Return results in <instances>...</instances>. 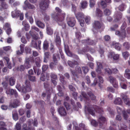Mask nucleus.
Masks as SVG:
<instances>
[{
    "label": "nucleus",
    "instance_id": "nucleus-40",
    "mask_svg": "<svg viewBox=\"0 0 130 130\" xmlns=\"http://www.w3.org/2000/svg\"><path fill=\"white\" fill-rule=\"evenodd\" d=\"M83 42L84 44H89L92 45L93 44H94L95 42H94L92 40H84L83 41Z\"/></svg>",
    "mask_w": 130,
    "mask_h": 130
},
{
    "label": "nucleus",
    "instance_id": "nucleus-29",
    "mask_svg": "<svg viewBox=\"0 0 130 130\" xmlns=\"http://www.w3.org/2000/svg\"><path fill=\"white\" fill-rule=\"evenodd\" d=\"M102 13L101 11L99 9L97 8L94 16L95 17H101L102 16Z\"/></svg>",
    "mask_w": 130,
    "mask_h": 130
},
{
    "label": "nucleus",
    "instance_id": "nucleus-26",
    "mask_svg": "<svg viewBox=\"0 0 130 130\" xmlns=\"http://www.w3.org/2000/svg\"><path fill=\"white\" fill-rule=\"evenodd\" d=\"M96 63L98 68L96 71L98 74H100L101 73V69H102V64L100 62H97Z\"/></svg>",
    "mask_w": 130,
    "mask_h": 130
},
{
    "label": "nucleus",
    "instance_id": "nucleus-57",
    "mask_svg": "<svg viewBox=\"0 0 130 130\" xmlns=\"http://www.w3.org/2000/svg\"><path fill=\"white\" fill-rule=\"evenodd\" d=\"M125 7V5L123 4H122L119 6L118 8L120 10L123 11Z\"/></svg>",
    "mask_w": 130,
    "mask_h": 130
},
{
    "label": "nucleus",
    "instance_id": "nucleus-1",
    "mask_svg": "<svg viewBox=\"0 0 130 130\" xmlns=\"http://www.w3.org/2000/svg\"><path fill=\"white\" fill-rule=\"evenodd\" d=\"M6 94L10 95H14L16 99L14 100L13 101H11L9 105V107L10 108H14L17 107L20 103L19 96L16 90L13 89H8L6 90Z\"/></svg>",
    "mask_w": 130,
    "mask_h": 130
},
{
    "label": "nucleus",
    "instance_id": "nucleus-27",
    "mask_svg": "<svg viewBox=\"0 0 130 130\" xmlns=\"http://www.w3.org/2000/svg\"><path fill=\"white\" fill-rule=\"evenodd\" d=\"M24 44H21L20 45V50H18L16 52L17 54L18 55H21L24 52Z\"/></svg>",
    "mask_w": 130,
    "mask_h": 130
},
{
    "label": "nucleus",
    "instance_id": "nucleus-54",
    "mask_svg": "<svg viewBox=\"0 0 130 130\" xmlns=\"http://www.w3.org/2000/svg\"><path fill=\"white\" fill-rule=\"evenodd\" d=\"M88 95L91 99L94 100L95 99V96L91 92H89Z\"/></svg>",
    "mask_w": 130,
    "mask_h": 130
},
{
    "label": "nucleus",
    "instance_id": "nucleus-22",
    "mask_svg": "<svg viewBox=\"0 0 130 130\" xmlns=\"http://www.w3.org/2000/svg\"><path fill=\"white\" fill-rule=\"evenodd\" d=\"M112 47H115V48L119 51L121 48V45L118 43H116L115 42H112L111 43Z\"/></svg>",
    "mask_w": 130,
    "mask_h": 130
},
{
    "label": "nucleus",
    "instance_id": "nucleus-46",
    "mask_svg": "<svg viewBox=\"0 0 130 130\" xmlns=\"http://www.w3.org/2000/svg\"><path fill=\"white\" fill-rule=\"evenodd\" d=\"M12 117L13 119L15 121L18 119V116L17 112L16 111H14L12 112Z\"/></svg>",
    "mask_w": 130,
    "mask_h": 130
},
{
    "label": "nucleus",
    "instance_id": "nucleus-21",
    "mask_svg": "<svg viewBox=\"0 0 130 130\" xmlns=\"http://www.w3.org/2000/svg\"><path fill=\"white\" fill-rule=\"evenodd\" d=\"M58 111L61 116H65L66 115V112L65 109L62 107H61L59 108Z\"/></svg>",
    "mask_w": 130,
    "mask_h": 130
},
{
    "label": "nucleus",
    "instance_id": "nucleus-36",
    "mask_svg": "<svg viewBox=\"0 0 130 130\" xmlns=\"http://www.w3.org/2000/svg\"><path fill=\"white\" fill-rule=\"evenodd\" d=\"M80 4L81 7L83 9L86 8L88 5L87 2L85 1H82Z\"/></svg>",
    "mask_w": 130,
    "mask_h": 130
},
{
    "label": "nucleus",
    "instance_id": "nucleus-56",
    "mask_svg": "<svg viewBox=\"0 0 130 130\" xmlns=\"http://www.w3.org/2000/svg\"><path fill=\"white\" fill-rule=\"evenodd\" d=\"M15 129L16 130H21V125L19 123H17L16 124Z\"/></svg>",
    "mask_w": 130,
    "mask_h": 130
},
{
    "label": "nucleus",
    "instance_id": "nucleus-23",
    "mask_svg": "<svg viewBox=\"0 0 130 130\" xmlns=\"http://www.w3.org/2000/svg\"><path fill=\"white\" fill-rule=\"evenodd\" d=\"M1 4V7L0 8L1 10L4 11L5 9H7L8 8V5L5 3L2 2L0 3Z\"/></svg>",
    "mask_w": 130,
    "mask_h": 130
},
{
    "label": "nucleus",
    "instance_id": "nucleus-10",
    "mask_svg": "<svg viewBox=\"0 0 130 130\" xmlns=\"http://www.w3.org/2000/svg\"><path fill=\"white\" fill-rule=\"evenodd\" d=\"M48 0H42L40 4V8L43 10H45L48 7Z\"/></svg>",
    "mask_w": 130,
    "mask_h": 130
},
{
    "label": "nucleus",
    "instance_id": "nucleus-43",
    "mask_svg": "<svg viewBox=\"0 0 130 130\" xmlns=\"http://www.w3.org/2000/svg\"><path fill=\"white\" fill-rule=\"evenodd\" d=\"M119 130H126L127 127L123 124H121L118 126Z\"/></svg>",
    "mask_w": 130,
    "mask_h": 130
},
{
    "label": "nucleus",
    "instance_id": "nucleus-28",
    "mask_svg": "<svg viewBox=\"0 0 130 130\" xmlns=\"http://www.w3.org/2000/svg\"><path fill=\"white\" fill-rule=\"evenodd\" d=\"M94 110V108H85L86 110H87L91 115L93 116H95Z\"/></svg>",
    "mask_w": 130,
    "mask_h": 130
},
{
    "label": "nucleus",
    "instance_id": "nucleus-63",
    "mask_svg": "<svg viewBox=\"0 0 130 130\" xmlns=\"http://www.w3.org/2000/svg\"><path fill=\"white\" fill-rule=\"evenodd\" d=\"M82 70L85 74L87 73L88 71V69L87 67H82Z\"/></svg>",
    "mask_w": 130,
    "mask_h": 130
},
{
    "label": "nucleus",
    "instance_id": "nucleus-61",
    "mask_svg": "<svg viewBox=\"0 0 130 130\" xmlns=\"http://www.w3.org/2000/svg\"><path fill=\"white\" fill-rule=\"evenodd\" d=\"M123 46L127 49H128L130 47V44L128 42H126L123 44Z\"/></svg>",
    "mask_w": 130,
    "mask_h": 130
},
{
    "label": "nucleus",
    "instance_id": "nucleus-35",
    "mask_svg": "<svg viewBox=\"0 0 130 130\" xmlns=\"http://www.w3.org/2000/svg\"><path fill=\"white\" fill-rule=\"evenodd\" d=\"M89 48L88 47H84L83 50H79L78 52V53L80 54H84L85 53V52L89 51Z\"/></svg>",
    "mask_w": 130,
    "mask_h": 130
},
{
    "label": "nucleus",
    "instance_id": "nucleus-20",
    "mask_svg": "<svg viewBox=\"0 0 130 130\" xmlns=\"http://www.w3.org/2000/svg\"><path fill=\"white\" fill-rule=\"evenodd\" d=\"M64 45L65 51L66 54L68 56H72V54L69 50L68 45L66 43V42L65 41L64 42Z\"/></svg>",
    "mask_w": 130,
    "mask_h": 130
},
{
    "label": "nucleus",
    "instance_id": "nucleus-17",
    "mask_svg": "<svg viewBox=\"0 0 130 130\" xmlns=\"http://www.w3.org/2000/svg\"><path fill=\"white\" fill-rule=\"evenodd\" d=\"M72 73L74 77V78H75V77H77V74L82 73L81 69L78 66H77L75 68V72L72 71Z\"/></svg>",
    "mask_w": 130,
    "mask_h": 130
},
{
    "label": "nucleus",
    "instance_id": "nucleus-8",
    "mask_svg": "<svg viewBox=\"0 0 130 130\" xmlns=\"http://www.w3.org/2000/svg\"><path fill=\"white\" fill-rule=\"evenodd\" d=\"M125 27L126 24L125 23H124L121 27L122 30L121 32H120L118 31H116L115 32L116 34L119 36H122L123 37H124L125 36V33L124 29L125 28Z\"/></svg>",
    "mask_w": 130,
    "mask_h": 130
},
{
    "label": "nucleus",
    "instance_id": "nucleus-25",
    "mask_svg": "<svg viewBox=\"0 0 130 130\" xmlns=\"http://www.w3.org/2000/svg\"><path fill=\"white\" fill-rule=\"evenodd\" d=\"M62 3L65 7L68 8H69L70 6L72 5L71 3L69 2L67 0H64L62 2Z\"/></svg>",
    "mask_w": 130,
    "mask_h": 130
},
{
    "label": "nucleus",
    "instance_id": "nucleus-64",
    "mask_svg": "<svg viewBox=\"0 0 130 130\" xmlns=\"http://www.w3.org/2000/svg\"><path fill=\"white\" fill-rule=\"evenodd\" d=\"M120 84L122 88L125 89L127 87L126 85L124 83H123L122 82H120Z\"/></svg>",
    "mask_w": 130,
    "mask_h": 130
},
{
    "label": "nucleus",
    "instance_id": "nucleus-15",
    "mask_svg": "<svg viewBox=\"0 0 130 130\" xmlns=\"http://www.w3.org/2000/svg\"><path fill=\"white\" fill-rule=\"evenodd\" d=\"M75 23V21L73 18H68L67 19V23L68 25L72 27L73 26Z\"/></svg>",
    "mask_w": 130,
    "mask_h": 130
},
{
    "label": "nucleus",
    "instance_id": "nucleus-49",
    "mask_svg": "<svg viewBox=\"0 0 130 130\" xmlns=\"http://www.w3.org/2000/svg\"><path fill=\"white\" fill-rule=\"evenodd\" d=\"M48 45L47 42L45 41L43 44V48L44 50H47L48 48Z\"/></svg>",
    "mask_w": 130,
    "mask_h": 130
},
{
    "label": "nucleus",
    "instance_id": "nucleus-3",
    "mask_svg": "<svg viewBox=\"0 0 130 130\" xmlns=\"http://www.w3.org/2000/svg\"><path fill=\"white\" fill-rule=\"evenodd\" d=\"M25 86H23L21 87L20 85L18 83H17L16 85V88L19 91L23 93H25L29 92L31 90L30 85L28 80H26L25 82Z\"/></svg>",
    "mask_w": 130,
    "mask_h": 130
},
{
    "label": "nucleus",
    "instance_id": "nucleus-50",
    "mask_svg": "<svg viewBox=\"0 0 130 130\" xmlns=\"http://www.w3.org/2000/svg\"><path fill=\"white\" fill-rule=\"evenodd\" d=\"M109 80L110 82L112 84L116 81L115 78L111 76H110L109 77Z\"/></svg>",
    "mask_w": 130,
    "mask_h": 130
},
{
    "label": "nucleus",
    "instance_id": "nucleus-59",
    "mask_svg": "<svg viewBox=\"0 0 130 130\" xmlns=\"http://www.w3.org/2000/svg\"><path fill=\"white\" fill-rule=\"evenodd\" d=\"M50 19V17L49 16L46 14H45L44 15V20L45 22L46 23L47 22L49 21Z\"/></svg>",
    "mask_w": 130,
    "mask_h": 130
},
{
    "label": "nucleus",
    "instance_id": "nucleus-13",
    "mask_svg": "<svg viewBox=\"0 0 130 130\" xmlns=\"http://www.w3.org/2000/svg\"><path fill=\"white\" fill-rule=\"evenodd\" d=\"M27 7L28 8L32 9L35 8L34 5L30 4L27 0H26L24 2V5L23 6V8L24 9H26Z\"/></svg>",
    "mask_w": 130,
    "mask_h": 130
},
{
    "label": "nucleus",
    "instance_id": "nucleus-24",
    "mask_svg": "<svg viewBox=\"0 0 130 130\" xmlns=\"http://www.w3.org/2000/svg\"><path fill=\"white\" fill-rule=\"evenodd\" d=\"M106 121V119L104 117H103L102 116H100L99 117L98 120V121L99 123L100 126L101 127L104 123Z\"/></svg>",
    "mask_w": 130,
    "mask_h": 130
},
{
    "label": "nucleus",
    "instance_id": "nucleus-31",
    "mask_svg": "<svg viewBox=\"0 0 130 130\" xmlns=\"http://www.w3.org/2000/svg\"><path fill=\"white\" fill-rule=\"evenodd\" d=\"M29 13H27L25 14L26 17L28 19L30 23L32 24L34 22V20L32 17L29 16Z\"/></svg>",
    "mask_w": 130,
    "mask_h": 130
},
{
    "label": "nucleus",
    "instance_id": "nucleus-60",
    "mask_svg": "<svg viewBox=\"0 0 130 130\" xmlns=\"http://www.w3.org/2000/svg\"><path fill=\"white\" fill-rule=\"evenodd\" d=\"M104 12L105 15H109L111 13V11H110L109 10L107 9H106L104 10Z\"/></svg>",
    "mask_w": 130,
    "mask_h": 130
},
{
    "label": "nucleus",
    "instance_id": "nucleus-55",
    "mask_svg": "<svg viewBox=\"0 0 130 130\" xmlns=\"http://www.w3.org/2000/svg\"><path fill=\"white\" fill-rule=\"evenodd\" d=\"M90 6L92 8L93 7L95 4V2L93 0H90Z\"/></svg>",
    "mask_w": 130,
    "mask_h": 130
},
{
    "label": "nucleus",
    "instance_id": "nucleus-62",
    "mask_svg": "<svg viewBox=\"0 0 130 130\" xmlns=\"http://www.w3.org/2000/svg\"><path fill=\"white\" fill-rule=\"evenodd\" d=\"M123 117L124 119L126 120L128 116V115L127 114L126 112L125 111H123Z\"/></svg>",
    "mask_w": 130,
    "mask_h": 130
},
{
    "label": "nucleus",
    "instance_id": "nucleus-7",
    "mask_svg": "<svg viewBox=\"0 0 130 130\" xmlns=\"http://www.w3.org/2000/svg\"><path fill=\"white\" fill-rule=\"evenodd\" d=\"M76 17L79 22V23L82 27H83L84 26V21L83 20L84 18V14L82 13H79L77 14H76Z\"/></svg>",
    "mask_w": 130,
    "mask_h": 130
},
{
    "label": "nucleus",
    "instance_id": "nucleus-11",
    "mask_svg": "<svg viewBox=\"0 0 130 130\" xmlns=\"http://www.w3.org/2000/svg\"><path fill=\"white\" fill-rule=\"evenodd\" d=\"M108 56L109 58H113L114 60H117L119 59V55L117 54H115L114 52H112L109 53Z\"/></svg>",
    "mask_w": 130,
    "mask_h": 130
},
{
    "label": "nucleus",
    "instance_id": "nucleus-53",
    "mask_svg": "<svg viewBox=\"0 0 130 130\" xmlns=\"http://www.w3.org/2000/svg\"><path fill=\"white\" fill-rule=\"evenodd\" d=\"M3 50L6 51H12L11 47L10 46L4 47H3Z\"/></svg>",
    "mask_w": 130,
    "mask_h": 130
},
{
    "label": "nucleus",
    "instance_id": "nucleus-51",
    "mask_svg": "<svg viewBox=\"0 0 130 130\" xmlns=\"http://www.w3.org/2000/svg\"><path fill=\"white\" fill-rule=\"evenodd\" d=\"M122 55L124 58L125 59H127V58H128L129 56L128 53L127 52L122 53Z\"/></svg>",
    "mask_w": 130,
    "mask_h": 130
},
{
    "label": "nucleus",
    "instance_id": "nucleus-16",
    "mask_svg": "<svg viewBox=\"0 0 130 130\" xmlns=\"http://www.w3.org/2000/svg\"><path fill=\"white\" fill-rule=\"evenodd\" d=\"M3 28L6 30V32L7 34L9 35L11 33V29L10 28V25L8 23H6L4 26Z\"/></svg>",
    "mask_w": 130,
    "mask_h": 130
},
{
    "label": "nucleus",
    "instance_id": "nucleus-52",
    "mask_svg": "<svg viewBox=\"0 0 130 130\" xmlns=\"http://www.w3.org/2000/svg\"><path fill=\"white\" fill-rule=\"evenodd\" d=\"M33 69L34 70V72L36 73H37V74L38 75H39L41 73L40 70L39 69H37L35 67L33 68Z\"/></svg>",
    "mask_w": 130,
    "mask_h": 130
},
{
    "label": "nucleus",
    "instance_id": "nucleus-42",
    "mask_svg": "<svg viewBox=\"0 0 130 130\" xmlns=\"http://www.w3.org/2000/svg\"><path fill=\"white\" fill-rule=\"evenodd\" d=\"M130 72V71L128 69H126L124 75L125 77L128 79L130 78V73H129Z\"/></svg>",
    "mask_w": 130,
    "mask_h": 130
},
{
    "label": "nucleus",
    "instance_id": "nucleus-2",
    "mask_svg": "<svg viewBox=\"0 0 130 130\" xmlns=\"http://www.w3.org/2000/svg\"><path fill=\"white\" fill-rule=\"evenodd\" d=\"M55 10L59 14L57 15L55 14H52V16L53 20L57 22L58 24L62 25L63 28H64L66 27V25L63 22L64 20L65 16V14L63 12L60 13L61 10L58 7L55 8Z\"/></svg>",
    "mask_w": 130,
    "mask_h": 130
},
{
    "label": "nucleus",
    "instance_id": "nucleus-30",
    "mask_svg": "<svg viewBox=\"0 0 130 130\" xmlns=\"http://www.w3.org/2000/svg\"><path fill=\"white\" fill-rule=\"evenodd\" d=\"M111 0H102L101 5L103 8L107 6L106 3H110Z\"/></svg>",
    "mask_w": 130,
    "mask_h": 130
},
{
    "label": "nucleus",
    "instance_id": "nucleus-32",
    "mask_svg": "<svg viewBox=\"0 0 130 130\" xmlns=\"http://www.w3.org/2000/svg\"><path fill=\"white\" fill-rule=\"evenodd\" d=\"M6 125L5 123L3 121L0 122V130H7L5 127Z\"/></svg>",
    "mask_w": 130,
    "mask_h": 130
},
{
    "label": "nucleus",
    "instance_id": "nucleus-44",
    "mask_svg": "<svg viewBox=\"0 0 130 130\" xmlns=\"http://www.w3.org/2000/svg\"><path fill=\"white\" fill-rule=\"evenodd\" d=\"M88 119L90 122L91 124L92 125L94 126H96L98 125V123L95 120L93 119H90L89 118H88Z\"/></svg>",
    "mask_w": 130,
    "mask_h": 130
},
{
    "label": "nucleus",
    "instance_id": "nucleus-34",
    "mask_svg": "<svg viewBox=\"0 0 130 130\" xmlns=\"http://www.w3.org/2000/svg\"><path fill=\"white\" fill-rule=\"evenodd\" d=\"M50 56L49 53L48 52H46L44 53V62H47V60Z\"/></svg>",
    "mask_w": 130,
    "mask_h": 130
},
{
    "label": "nucleus",
    "instance_id": "nucleus-41",
    "mask_svg": "<svg viewBox=\"0 0 130 130\" xmlns=\"http://www.w3.org/2000/svg\"><path fill=\"white\" fill-rule=\"evenodd\" d=\"M22 24L24 26L25 29L26 31H28L29 29V26L25 21H23L22 22Z\"/></svg>",
    "mask_w": 130,
    "mask_h": 130
},
{
    "label": "nucleus",
    "instance_id": "nucleus-6",
    "mask_svg": "<svg viewBox=\"0 0 130 130\" xmlns=\"http://www.w3.org/2000/svg\"><path fill=\"white\" fill-rule=\"evenodd\" d=\"M60 59L59 54L58 53V54H54L53 55V60L54 63L53 62H52L50 64V67L51 68H53L55 65H56L57 63V60Z\"/></svg>",
    "mask_w": 130,
    "mask_h": 130
},
{
    "label": "nucleus",
    "instance_id": "nucleus-58",
    "mask_svg": "<svg viewBox=\"0 0 130 130\" xmlns=\"http://www.w3.org/2000/svg\"><path fill=\"white\" fill-rule=\"evenodd\" d=\"M8 14H5L4 15H3L2 17L0 16V21L3 22L5 20V18L8 15Z\"/></svg>",
    "mask_w": 130,
    "mask_h": 130
},
{
    "label": "nucleus",
    "instance_id": "nucleus-47",
    "mask_svg": "<svg viewBox=\"0 0 130 130\" xmlns=\"http://www.w3.org/2000/svg\"><path fill=\"white\" fill-rule=\"evenodd\" d=\"M47 28V33L49 35H51L53 33V30L51 29V28L49 27H48L47 25H46Z\"/></svg>",
    "mask_w": 130,
    "mask_h": 130
},
{
    "label": "nucleus",
    "instance_id": "nucleus-39",
    "mask_svg": "<svg viewBox=\"0 0 130 130\" xmlns=\"http://www.w3.org/2000/svg\"><path fill=\"white\" fill-rule=\"evenodd\" d=\"M41 61V59L39 57H37L35 59V63L38 67H40Z\"/></svg>",
    "mask_w": 130,
    "mask_h": 130
},
{
    "label": "nucleus",
    "instance_id": "nucleus-12",
    "mask_svg": "<svg viewBox=\"0 0 130 130\" xmlns=\"http://www.w3.org/2000/svg\"><path fill=\"white\" fill-rule=\"evenodd\" d=\"M33 59L32 57L26 58L25 62L24 64L25 68L28 69L30 67L31 65L30 62L33 61Z\"/></svg>",
    "mask_w": 130,
    "mask_h": 130
},
{
    "label": "nucleus",
    "instance_id": "nucleus-5",
    "mask_svg": "<svg viewBox=\"0 0 130 130\" xmlns=\"http://www.w3.org/2000/svg\"><path fill=\"white\" fill-rule=\"evenodd\" d=\"M103 25V24L98 21H94L93 24V28L92 30L94 32H96Z\"/></svg>",
    "mask_w": 130,
    "mask_h": 130
},
{
    "label": "nucleus",
    "instance_id": "nucleus-33",
    "mask_svg": "<svg viewBox=\"0 0 130 130\" xmlns=\"http://www.w3.org/2000/svg\"><path fill=\"white\" fill-rule=\"evenodd\" d=\"M49 74L48 73H47L46 74V78L43 74L41 75V76L40 78V79L42 81H44L46 80V79L47 80L49 79Z\"/></svg>",
    "mask_w": 130,
    "mask_h": 130
},
{
    "label": "nucleus",
    "instance_id": "nucleus-9",
    "mask_svg": "<svg viewBox=\"0 0 130 130\" xmlns=\"http://www.w3.org/2000/svg\"><path fill=\"white\" fill-rule=\"evenodd\" d=\"M31 30L29 32L30 34L32 36L33 39L35 40L37 39L38 38V35L35 34L34 32L32 30L34 29L38 31H39V29L35 26H33L31 27Z\"/></svg>",
    "mask_w": 130,
    "mask_h": 130
},
{
    "label": "nucleus",
    "instance_id": "nucleus-19",
    "mask_svg": "<svg viewBox=\"0 0 130 130\" xmlns=\"http://www.w3.org/2000/svg\"><path fill=\"white\" fill-rule=\"evenodd\" d=\"M122 96L125 104L128 106H130V99L126 95L123 94Z\"/></svg>",
    "mask_w": 130,
    "mask_h": 130
},
{
    "label": "nucleus",
    "instance_id": "nucleus-14",
    "mask_svg": "<svg viewBox=\"0 0 130 130\" xmlns=\"http://www.w3.org/2000/svg\"><path fill=\"white\" fill-rule=\"evenodd\" d=\"M41 42L40 41H38V44L37 45L35 41L34 40H32L31 43V46L35 48L38 49V50H40V44Z\"/></svg>",
    "mask_w": 130,
    "mask_h": 130
},
{
    "label": "nucleus",
    "instance_id": "nucleus-18",
    "mask_svg": "<svg viewBox=\"0 0 130 130\" xmlns=\"http://www.w3.org/2000/svg\"><path fill=\"white\" fill-rule=\"evenodd\" d=\"M115 17L116 18L114 20V22L116 23H119L120 21V20L122 17V15L121 12H119L117 14H115Z\"/></svg>",
    "mask_w": 130,
    "mask_h": 130
},
{
    "label": "nucleus",
    "instance_id": "nucleus-37",
    "mask_svg": "<svg viewBox=\"0 0 130 130\" xmlns=\"http://www.w3.org/2000/svg\"><path fill=\"white\" fill-rule=\"evenodd\" d=\"M114 103L115 104L120 105L122 104V102L120 98H117L115 99Z\"/></svg>",
    "mask_w": 130,
    "mask_h": 130
},
{
    "label": "nucleus",
    "instance_id": "nucleus-38",
    "mask_svg": "<svg viewBox=\"0 0 130 130\" xmlns=\"http://www.w3.org/2000/svg\"><path fill=\"white\" fill-rule=\"evenodd\" d=\"M15 80L14 77H12L10 78L9 79V82L10 85L12 86L15 84Z\"/></svg>",
    "mask_w": 130,
    "mask_h": 130
},
{
    "label": "nucleus",
    "instance_id": "nucleus-45",
    "mask_svg": "<svg viewBox=\"0 0 130 130\" xmlns=\"http://www.w3.org/2000/svg\"><path fill=\"white\" fill-rule=\"evenodd\" d=\"M36 25L39 27L43 28L44 27V24L40 21H37L36 22Z\"/></svg>",
    "mask_w": 130,
    "mask_h": 130
},
{
    "label": "nucleus",
    "instance_id": "nucleus-48",
    "mask_svg": "<svg viewBox=\"0 0 130 130\" xmlns=\"http://www.w3.org/2000/svg\"><path fill=\"white\" fill-rule=\"evenodd\" d=\"M85 20L86 23L88 24L90 23L91 18L89 16H86L85 18Z\"/></svg>",
    "mask_w": 130,
    "mask_h": 130
},
{
    "label": "nucleus",
    "instance_id": "nucleus-4",
    "mask_svg": "<svg viewBox=\"0 0 130 130\" xmlns=\"http://www.w3.org/2000/svg\"><path fill=\"white\" fill-rule=\"evenodd\" d=\"M11 16L13 18H17L20 16V19L21 20H22L23 19V14L21 13L20 11L17 9L12 12Z\"/></svg>",
    "mask_w": 130,
    "mask_h": 130
}]
</instances>
